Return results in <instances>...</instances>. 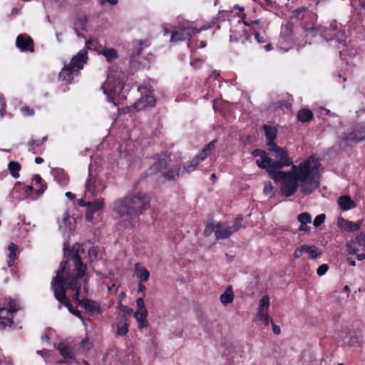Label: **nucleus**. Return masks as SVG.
Instances as JSON below:
<instances>
[{
  "mask_svg": "<svg viewBox=\"0 0 365 365\" xmlns=\"http://www.w3.org/2000/svg\"><path fill=\"white\" fill-rule=\"evenodd\" d=\"M43 162V159L41 157H37L35 158V163L37 164H40Z\"/></svg>",
  "mask_w": 365,
  "mask_h": 365,
  "instance_id": "obj_64",
  "label": "nucleus"
},
{
  "mask_svg": "<svg viewBox=\"0 0 365 365\" xmlns=\"http://www.w3.org/2000/svg\"><path fill=\"white\" fill-rule=\"evenodd\" d=\"M234 300V294L231 286L226 288L225 292L220 296V302L224 305L231 304Z\"/></svg>",
  "mask_w": 365,
  "mask_h": 365,
  "instance_id": "obj_30",
  "label": "nucleus"
},
{
  "mask_svg": "<svg viewBox=\"0 0 365 365\" xmlns=\"http://www.w3.org/2000/svg\"><path fill=\"white\" fill-rule=\"evenodd\" d=\"M216 143V139L212 140L201 150V152L197 155L195 156V158L197 159L199 162L203 161L215 150Z\"/></svg>",
  "mask_w": 365,
  "mask_h": 365,
  "instance_id": "obj_27",
  "label": "nucleus"
},
{
  "mask_svg": "<svg viewBox=\"0 0 365 365\" xmlns=\"http://www.w3.org/2000/svg\"><path fill=\"white\" fill-rule=\"evenodd\" d=\"M18 250V245L11 242L9 245L8 251H16Z\"/></svg>",
  "mask_w": 365,
  "mask_h": 365,
  "instance_id": "obj_57",
  "label": "nucleus"
},
{
  "mask_svg": "<svg viewBox=\"0 0 365 365\" xmlns=\"http://www.w3.org/2000/svg\"><path fill=\"white\" fill-rule=\"evenodd\" d=\"M263 192L264 195L272 197L274 195V187L270 182H265L264 185Z\"/></svg>",
  "mask_w": 365,
  "mask_h": 365,
  "instance_id": "obj_43",
  "label": "nucleus"
},
{
  "mask_svg": "<svg viewBox=\"0 0 365 365\" xmlns=\"http://www.w3.org/2000/svg\"><path fill=\"white\" fill-rule=\"evenodd\" d=\"M337 202L340 208L344 211L351 210L356 207V203L354 201L352 200L348 195H343L339 197L337 200Z\"/></svg>",
  "mask_w": 365,
  "mask_h": 365,
  "instance_id": "obj_25",
  "label": "nucleus"
},
{
  "mask_svg": "<svg viewBox=\"0 0 365 365\" xmlns=\"http://www.w3.org/2000/svg\"><path fill=\"white\" fill-rule=\"evenodd\" d=\"M263 128L267 137V145L268 148L272 147V145H277L274 143V140L277 135L276 129L267 125H264Z\"/></svg>",
  "mask_w": 365,
  "mask_h": 365,
  "instance_id": "obj_28",
  "label": "nucleus"
},
{
  "mask_svg": "<svg viewBox=\"0 0 365 365\" xmlns=\"http://www.w3.org/2000/svg\"><path fill=\"white\" fill-rule=\"evenodd\" d=\"M271 323L273 333L276 335H279L281 332L280 327L278 325L275 324L272 321L271 322Z\"/></svg>",
  "mask_w": 365,
  "mask_h": 365,
  "instance_id": "obj_54",
  "label": "nucleus"
},
{
  "mask_svg": "<svg viewBox=\"0 0 365 365\" xmlns=\"http://www.w3.org/2000/svg\"><path fill=\"white\" fill-rule=\"evenodd\" d=\"M341 138L347 145L364 140H365V126H356L351 133H344Z\"/></svg>",
  "mask_w": 365,
  "mask_h": 365,
  "instance_id": "obj_9",
  "label": "nucleus"
},
{
  "mask_svg": "<svg viewBox=\"0 0 365 365\" xmlns=\"http://www.w3.org/2000/svg\"><path fill=\"white\" fill-rule=\"evenodd\" d=\"M24 192L26 194L27 197H30V195L32 193L34 190V187L31 185H27L24 187Z\"/></svg>",
  "mask_w": 365,
  "mask_h": 365,
  "instance_id": "obj_55",
  "label": "nucleus"
},
{
  "mask_svg": "<svg viewBox=\"0 0 365 365\" xmlns=\"http://www.w3.org/2000/svg\"><path fill=\"white\" fill-rule=\"evenodd\" d=\"M6 111V102L4 101L2 103V106H1V108L0 109V115L1 117H3L4 115V113Z\"/></svg>",
  "mask_w": 365,
  "mask_h": 365,
  "instance_id": "obj_59",
  "label": "nucleus"
},
{
  "mask_svg": "<svg viewBox=\"0 0 365 365\" xmlns=\"http://www.w3.org/2000/svg\"><path fill=\"white\" fill-rule=\"evenodd\" d=\"M353 243L354 245H358L359 247L364 246L365 244V234L361 232L357 235Z\"/></svg>",
  "mask_w": 365,
  "mask_h": 365,
  "instance_id": "obj_44",
  "label": "nucleus"
},
{
  "mask_svg": "<svg viewBox=\"0 0 365 365\" xmlns=\"http://www.w3.org/2000/svg\"><path fill=\"white\" fill-rule=\"evenodd\" d=\"M53 293H54L55 298L58 300V302L60 304H63L65 307H66L68 308V311L72 314H73L74 316H76V317L80 319L81 321L84 320L83 317L82 316L81 312L79 310L75 309L72 306L69 298L67 297L66 295H65V292L63 290L53 292Z\"/></svg>",
  "mask_w": 365,
  "mask_h": 365,
  "instance_id": "obj_11",
  "label": "nucleus"
},
{
  "mask_svg": "<svg viewBox=\"0 0 365 365\" xmlns=\"http://www.w3.org/2000/svg\"><path fill=\"white\" fill-rule=\"evenodd\" d=\"M17 253L18 252H9L8 259L9 267H12L14 265V261L17 259Z\"/></svg>",
  "mask_w": 365,
  "mask_h": 365,
  "instance_id": "obj_50",
  "label": "nucleus"
},
{
  "mask_svg": "<svg viewBox=\"0 0 365 365\" xmlns=\"http://www.w3.org/2000/svg\"><path fill=\"white\" fill-rule=\"evenodd\" d=\"M21 112L24 115H33L34 114V110L27 106L23 107L21 108Z\"/></svg>",
  "mask_w": 365,
  "mask_h": 365,
  "instance_id": "obj_52",
  "label": "nucleus"
},
{
  "mask_svg": "<svg viewBox=\"0 0 365 365\" xmlns=\"http://www.w3.org/2000/svg\"><path fill=\"white\" fill-rule=\"evenodd\" d=\"M80 290L81 289L74 291L75 293L72 296V299L78 305L81 307L83 303V302H84V300H85V299H79Z\"/></svg>",
  "mask_w": 365,
  "mask_h": 365,
  "instance_id": "obj_49",
  "label": "nucleus"
},
{
  "mask_svg": "<svg viewBox=\"0 0 365 365\" xmlns=\"http://www.w3.org/2000/svg\"><path fill=\"white\" fill-rule=\"evenodd\" d=\"M150 199L145 194H130L114 200L110 209L118 225L123 228L135 226L138 217L150 207Z\"/></svg>",
  "mask_w": 365,
  "mask_h": 365,
  "instance_id": "obj_2",
  "label": "nucleus"
},
{
  "mask_svg": "<svg viewBox=\"0 0 365 365\" xmlns=\"http://www.w3.org/2000/svg\"><path fill=\"white\" fill-rule=\"evenodd\" d=\"M180 175V168H169L167 171H163L162 173V176L168 180H173L175 179V177L179 176Z\"/></svg>",
  "mask_w": 365,
  "mask_h": 365,
  "instance_id": "obj_33",
  "label": "nucleus"
},
{
  "mask_svg": "<svg viewBox=\"0 0 365 365\" xmlns=\"http://www.w3.org/2000/svg\"><path fill=\"white\" fill-rule=\"evenodd\" d=\"M163 29L164 31V35H167L170 33L169 28L166 25H163Z\"/></svg>",
  "mask_w": 365,
  "mask_h": 365,
  "instance_id": "obj_63",
  "label": "nucleus"
},
{
  "mask_svg": "<svg viewBox=\"0 0 365 365\" xmlns=\"http://www.w3.org/2000/svg\"><path fill=\"white\" fill-rule=\"evenodd\" d=\"M34 185H36V192L38 195H41L46 189V185L43 183V180L38 174L34 175L32 178Z\"/></svg>",
  "mask_w": 365,
  "mask_h": 365,
  "instance_id": "obj_32",
  "label": "nucleus"
},
{
  "mask_svg": "<svg viewBox=\"0 0 365 365\" xmlns=\"http://www.w3.org/2000/svg\"><path fill=\"white\" fill-rule=\"evenodd\" d=\"M105 201L103 198H98L93 202L88 201L86 219L91 222L93 218V213L102 210L104 207Z\"/></svg>",
  "mask_w": 365,
  "mask_h": 365,
  "instance_id": "obj_15",
  "label": "nucleus"
},
{
  "mask_svg": "<svg viewBox=\"0 0 365 365\" xmlns=\"http://www.w3.org/2000/svg\"><path fill=\"white\" fill-rule=\"evenodd\" d=\"M81 347L86 351H88L91 348V344H90L87 338L83 339L81 341Z\"/></svg>",
  "mask_w": 365,
  "mask_h": 365,
  "instance_id": "obj_51",
  "label": "nucleus"
},
{
  "mask_svg": "<svg viewBox=\"0 0 365 365\" xmlns=\"http://www.w3.org/2000/svg\"><path fill=\"white\" fill-rule=\"evenodd\" d=\"M68 260L65 259L60 264L59 269L56 272V275L52 282V289L53 292L62 291L63 289V279L66 270L67 269Z\"/></svg>",
  "mask_w": 365,
  "mask_h": 365,
  "instance_id": "obj_12",
  "label": "nucleus"
},
{
  "mask_svg": "<svg viewBox=\"0 0 365 365\" xmlns=\"http://www.w3.org/2000/svg\"><path fill=\"white\" fill-rule=\"evenodd\" d=\"M134 272L139 282H146L148 280L150 272L140 263L135 264Z\"/></svg>",
  "mask_w": 365,
  "mask_h": 365,
  "instance_id": "obj_24",
  "label": "nucleus"
},
{
  "mask_svg": "<svg viewBox=\"0 0 365 365\" xmlns=\"http://www.w3.org/2000/svg\"><path fill=\"white\" fill-rule=\"evenodd\" d=\"M270 302H269V297L268 295L264 296L260 300H259V306L257 310V312H267V309H269Z\"/></svg>",
  "mask_w": 365,
  "mask_h": 365,
  "instance_id": "obj_38",
  "label": "nucleus"
},
{
  "mask_svg": "<svg viewBox=\"0 0 365 365\" xmlns=\"http://www.w3.org/2000/svg\"><path fill=\"white\" fill-rule=\"evenodd\" d=\"M257 318L259 321L262 322V323L267 326L271 320L270 317L267 312H257Z\"/></svg>",
  "mask_w": 365,
  "mask_h": 365,
  "instance_id": "obj_41",
  "label": "nucleus"
},
{
  "mask_svg": "<svg viewBox=\"0 0 365 365\" xmlns=\"http://www.w3.org/2000/svg\"><path fill=\"white\" fill-rule=\"evenodd\" d=\"M46 140V137H43L41 140H31V142L29 143L30 149L34 150L35 147H39L40 145H41L43 144V141H45Z\"/></svg>",
  "mask_w": 365,
  "mask_h": 365,
  "instance_id": "obj_48",
  "label": "nucleus"
},
{
  "mask_svg": "<svg viewBox=\"0 0 365 365\" xmlns=\"http://www.w3.org/2000/svg\"><path fill=\"white\" fill-rule=\"evenodd\" d=\"M205 29H206V27L205 26L200 29H197L190 26L188 23H180L178 26H175L173 27V30L172 31V35L170 37V42L175 43L184 41L187 38L191 37L192 36Z\"/></svg>",
  "mask_w": 365,
  "mask_h": 365,
  "instance_id": "obj_6",
  "label": "nucleus"
},
{
  "mask_svg": "<svg viewBox=\"0 0 365 365\" xmlns=\"http://www.w3.org/2000/svg\"><path fill=\"white\" fill-rule=\"evenodd\" d=\"M356 258L358 260H362V259H365V253L361 252L359 254H357Z\"/></svg>",
  "mask_w": 365,
  "mask_h": 365,
  "instance_id": "obj_62",
  "label": "nucleus"
},
{
  "mask_svg": "<svg viewBox=\"0 0 365 365\" xmlns=\"http://www.w3.org/2000/svg\"><path fill=\"white\" fill-rule=\"evenodd\" d=\"M103 93L110 98L112 96L120 94L123 89L122 82L118 79L115 81L114 76L108 74V81L102 86Z\"/></svg>",
  "mask_w": 365,
  "mask_h": 365,
  "instance_id": "obj_8",
  "label": "nucleus"
},
{
  "mask_svg": "<svg viewBox=\"0 0 365 365\" xmlns=\"http://www.w3.org/2000/svg\"><path fill=\"white\" fill-rule=\"evenodd\" d=\"M93 242L91 240H88V242H85L83 244L76 243L72 248L71 251H93L91 245ZM63 251H70L66 246L63 248Z\"/></svg>",
  "mask_w": 365,
  "mask_h": 365,
  "instance_id": "obj_31",
  "label": "nucleus"
},
{
  "mask_svg": "<svg viewBox=\"0 0 365 365\" xmlns=\"http://www.w3.org/2000/svg\"><path fill=\"white\" fill-rule=\"evenodd\" d=\"M148 311L144 312H135L134 317L138 322V327L140 329L146 328L148 327L149 323L147 321Z\"/></svg>",
  "mask_w": 365,
  "mask_h": 365,
  "instance_id": "obj_29",
  "label": "nucleus"
},
{
  "mask_svg": "<svg viewBox=\"0 0 365 365\" xmlns=\"http://www.w3.org/2000/svg\"><path fill=\"white\" fill-rule=\"evenodd\" d=\"M309 257L312 259L319 257L322 255V252H309Z\"/></svg>",
  "mask_w": 365,
  "mask_h": 365,
  "instance_id": "obj_56",
  "label": "nucleus"
},
{
  "mask_svg": "<svg viewBox=\"0 0 365 365\" xmlns=\"http://www.w3.org/2000/svg\"><path fill=\"white\" fill-rule=\"evenodd\" d=\"M144 297H138L136 299V305L138 307V309L136 312H144L147 311L145 307V302H144Z\"/></svg>",
  "mask_w": 365,
  "mask_h": 365,
  "instance_id": "obj_45",
  "label": "nucleus"
},
{
  "mask_svg": "<svg viewBox=\"0 0 365 365\" xmlns=\"http://www.w3.org/2000/svg\"><path fill=\"white\" fill-rule=\"evenodd\" d=\"M78 279L76 276L71 275L67 277H63V289L66 292V289H71L73 291L78 290L81 289V284L78 282Z\"/></svg>",
  "mask_w": 365,
  "mask_h": 365,
  "instance_id": "obj_17",
  "label": "nucleus"
},
{
  "mask_svg": "<svg viewBox=\"0 0 365 365\" xmlns=\"http://www.w3.org/2000/svg\"><path fill=\"white\" fill-rule=\"evenodd\" d=\"M252 155L255 157H260L259 159L256 160V164L260 168L267 169V165L271 162V158L268 157L266 152L262 150H255L252 152Z\"/></svg>",
  "mask_w": 365,
  "mask_h": 365,
  "instance_id": "obj_20",
  "label": "nucleus"
},
{
  "mask_svg": "<svg viewBox=\"0 0 365 365\" xmlns=\"http://www.w3.org/2000/svg\"><path fill=\"white\" fill-rule=\"evenodd\" d=\"M346 262L351 266H354L356 264L355 260L352 257H347Z\"/></svg>",
  "mask_w": 365,
  "mask_h": 365,
  "instance_id": "obj_60",
  "label": "nucleus"
},
{
  "mask_svg": "<svg viewBox=\"0 0 365 365\" xmlns=\"http://www.w3.org/2000/svg\"><path fill=\"white\" fill-rule=\"evenodd\" d=\"M64 255L65 257H70L73 261L74 272H76L74 276L82 278L86 274L87 266L83 263L79 252H64Z\"/></svg>",
  "mask_w": 365,
  "mask_h": 365,
  "instance_id": "obj_10",
  "label": "nucleus"
},
{
  "mask_svg": "<svg viewBox=\"0 0 365 365\" xmlns=\"http://www.w3.org/2000/svg\"><path fill=\"white\" fill-rule=\"evenodd\" d=\"M168 159L166 158H163L160 159L154 165L155 169H156L160 173H163V171L168 169Z\"/></svg>",
  "mask_w": 365,
  "mask_h": 365,
  "instance_id": "obj_40",
  "label": "nucleus"
},
{
  "mask_svg": "<svg viewBox=\"0 0 365 365\" xmlns=\"http://www.w3.org/2000/svg\"><path fill=\"white\" fill-rule=\"evenodd\" d=\"M81 307H83L88 313L91 314L95 313L101 314L102 312L99 303L91 299H85Z\"/></svg>",
  "mask_w": 365,
  "mask_h": 365,
  "instance_id": "obj_22",
  "label": "nucleus"
},
{
  "mask_svg": "<svg viewBox=\"0 0 365 365\" xmlns=\"http://www.w3.org/2000/svg\"><path fill=\"white\" fill-rule=\"evenodd\" d=\"M14 314L6 307L0 308V327L2 329L6 327H11L14 324Z\"/></svg>",
  "mask_w": 365,
  "mask_h": 365,
  "instance_id": "obj_19",
  "label": "nucleus"
},
{
  "mask_svg": "<svg viewBox=\"0 0 365 365\" xmlns=\"http://www.w3.org/2000/svg\"><path fill=\"white\" fill-rule=\"evenodd\" d=\"M120 309L125 313L124 314L125 315V314H130L131 312H132V309L130 308H129L127 306H121L120 307Z\"/></svg>",
  "mask_w": 365,
  "mask_h": 365,
  "instance_id": "obj_58",
  "label": "nucleus"
},
{
  "mask_svg": "<svg viewBox=\"0 0 365 365\" xmlns=\"http://www.w3.org/2000/svg\"><path fill=\"white\" fill-rule=\"evenodd\" d=\"M144 282H138V292L142 293V297L145 296L146 287L143 284Z\"/></svg>",
  "mask_w": 365,
  "mask_h": 365,
  "instance_id": "obj_53",
  "label": "nucleus"
},
{
  "mask_svg": "<svg viewBox=\"0 0 365 365\" xmlns=\"http://www.w3.org/2000/svg\"><path fill=\"white\" fill-rule=\"evenodd\" d=\"M268 150L271 155V162L267 165V172L274 182L281 183L282 195L290 197L298 189L307 195L319 187V163L316 158L310 157L298 165H292L289 171L284 172L279 169L292 164L287 150L277 145H272V147L268 148Z\"/></svg>",
  "mask_w": 365,
  "mask_h": 365,
  "instance_id": "obj_1",
  "label": "nucleus"
},
{
  "mask_svg": "<svg viewBox=\"0 0 365 365\" xmlns=\"http://www.w3.org/2000/svg\"><path fill=\"white\" fill-rule=\"evenodd\" d=\"M313 117L312 111L309 109H302L298 112L297 118L302 122L309 121Z\"/></svg>",
  "mask_w": 365,
  "mask_h": 365,
  "instance_id": "obj_34",
  "label": "nucleus"
},
{
  "mask_svg": "<svg viewBox=\"0 0 365 365\" xmlns=\"http://www.w3.org/2000/svg\"><path fill=\"white\" fill-rule=\"evenodd\" d=\"M55 348L63 357L66 364H70L76 361L74 350L68 344L60 342L57 345H55Z\"/></svg>",
  "mask_w": 365,
  "mask_h": 365,
  "instance_id": "obj_13",
  "label": "nucleus"
},
{
  "mask_svg": "<svg viewBox=\"0 0 365 365\" xmlns=\"http://www.w3.org/2000/svg\"><path fill=\"white\" fill-rule=\"evenodd\" d=\"M325 215L324 214H320V215H318L314 220V227H318L319 226H320L322 223H324V220H325Z\"/></svg>",
  "mask_w": 365,
  "mask_h": 365,
  "instance_id": "obj_46",
  "label": "nucleus"
},
{
  "mask_svg": "<svg viewBox=\"0 0 365 365\" xmlns=\"http://www.w3.org/2000/svg\"><path fill=\"white\" fill-rule=\"evenodd\" d=\"M8 168L12 177L14 178L19 177V172L21 170V165L18 162L11 161L8 165Z\"/></svg>",
  "mask_w": 365,
  "mask_h": 365,
  "instance_id": "obj_35",
  "label": "nucleus"
},
{
  "mask_svg": "<svg viewBox=\"0 0 365 365\" xmlns=\"http://www.w3.org/2000/svg\"><path fill=\"white\" fill-rule=\"evenodd\" d=\"M12 314H15L20 309V305L19 302L15 300L11 299L8 303V307H6Z\"/></svg>",
  "mask_w": 365,
  "mask_h": 365,
  "instance_id": "obj_42",
  "label": "nucleus"
},
{
  "mask_svg": "<svg viewBox=\"0 0 365 365\" xmlns=\"http://www.w3.org/2000/svg\"><path fill=\"white\" fill-rule=\"evenodd\" d=\"M199 163L200 162L197 160V159H196L195 158H193L191 161L188 162L187 164L184 166L182 172L191 173L194 171L197 168Z\"/></svg>",
  "mask_w": 365,
  "mask_h": 365,
  "instance_id": "obj_39",
  "label": "nucleus"
},
{
  "mask_svg": "<svg viewBox=\"0 0 365 365\" xmlns=\"http://www.w3.org/2000/svg\"><path fill=\"white\" fill-rule=\"evenodd\" d=\"M361 220H359L356 222L348 221L342 218H340L338 220L339 227L347 232H352L359 230L361 226Z\"/></svg>",
  "mask_w": 365,
  "mask_h": 365,
  "instance_id": "obj_21",
  "label": "nucleus"
},
{
  "mask_svg": "<svg viewBox=\"0 0 365 365\" xmlns=\"http://www.w3.org/2000/svg\"><path fill=\"white\" fill-rule=\"evenodd\" d=\"M88 59L87 51L82 49L74 56L68 64H65L63 69L59 73V78L62 81L71 83L74 76L79 74L80 71L83 69V65Z\"/></svg>",
  "mask_w": 365,
  "mask_h": 365,
  "instance_id": "obj_5",
  "label": "nucleus"
},
{
  "mask_svg": "<svg viewBox=\"0 0 365 365\" xmlns=\"http://www.w3.org/2000/svg\"><path fill=\"white\" fill-rule=\"evenodd\" d=\"M87 203H88V201H86L85 200H83V199H81L78 201V205L81 207H87Z\"/></svg>",
  "mask_w": 365,
  "mask_h": 365,
  "instance_id": "obj_61",
  "label": "nucleus"
},
{
  "mask_svg": "<svg viewBox=\"0 0 365 365\" xmlns=\"http://www.w3.org/2000/svg\"><path fill=\"white\" fill-rule=\"evenodd\" d=\"M106 188V184L103 179L92 173L89 174L86 185L87 193L91 194L93 197H97L101 195Z\"/></svg>",
  "mask_w": 365,
  "mask_h": 365,
  "instance_id": "obj_7",
  "label": "nucleus"
},
{
  "mask_svg": "<svg viewBox=\"0 0 365 365\" xmlns=\"http://www.w3.org/2000/svg\"><path fill=\"white\" fill-rule=\"evenodd\" d=\"M307 35L312 37L319 35L327 41L336 39L340 44L345 45V42L342 38L344 32L341 30V24H339V27L336 21H333L329 28L314 24L312 27L307 29Z\"/></svg>",
  "mask_w": 365,
  "mask_h": 365,
  "instance_id": "obj_4",
  "label": "nucleus"
},
{
  "mask_svg": "<svg viewBox=\"0 0 365 365\" xmlns=\"http://www.w3.org/2000/svg\"><path fill=\"white\" fill-rule=\"evenodd\" d=\"M242 217H237L231 222H210L205 226L204 234L209 237L213 232L216 239H226L242 227Z\"/></svg>",
  "mask_w": 365,
  "mask_h": 365,
  "instance_id": "obj_3",
  "label": "nucleus"
},
{
  "mask_svg": "<svg viewBox=\"0 0 365 365\" xmlns=\"http://www.w3.org/2000/svg\"><path fill=\"white\" fill-rule=\"evenodd\" d=\"M297 220L300 222L299 230L301 232H309L310 230L309 224L312 222V217L308 212H303L297 216Z\"/></svg>",
  "mask_w": 365,
  "mask_h": 365,
  "instance_id": "obj_23",
  "label": "nucleus"
},
{
  "mask_svg": "<svg viewBox=\"0 0 365 365\" xmlns=\"http://www.w3.org/2000/svg\"><path fill=\"white\" fill-rule=\"evenodd\" d=\"M16 45L21 51H34L33 39L26 34L19 35L16 40Z\"/></svg>",
  "mask_w": 365,
  "mask_h": 365,
  "instance_id": "obj_16",
  "label": "nucleus"
},
{
  "mask_svg": "<svg viewBox=\"0 0 365 365\" xmlns=\"http://www.w3.org/2000/svg\"><path fill=\"white\" fill-rule=\"evenodd\" d=\"M101 53L106 58L108 61H111L117 58V52L114 48H103Z\"/></svg>",
  "mask_w": 365,
  "mask_h": 365,
  "instance_id": "obj_37",
  "label": "nucleus"
},
{
  "mask_svg": "<svg viewBox=\"0 0 365 365\" xmlns=\"http://www.w3.org/2000/svg\"><path fill=\"white\" fill-rule=\"evenodd\" d=\"M128 319L126 315L123 314L120 322L116 324V332L117 336H125L128 332Z\"/></svg>",
  "mask_w": 365,
  "mask_h": 365,
  "instance_id": "obj_26",
  "label": "nucleus"
},
{
  "mask_svg": "<svg viewBox=\"0 0 365 365\" xmlns=\"http://www.w3.org/2000/svg\"><path fill=\"white\" fill-rule=\"evenodd\" d=\"M59 229L63 232L67 233L72 230V220L67 211L62 213L58 218Z\"/></svg>",
  "mask_w": 365,
  "mask_h": 365,
  "instance_id": "obj_18",
  "label": "nucleus"
},
{
  "mask_svg": "<svg viewBox=\"0 0 365 365\" xmlns=\"http://www.w3.org/2000/svg\"><path fill=\"white\" fill-rule=\"evenodd\" d=\"M329 269V266L327 264H321L317 269V274L319 276V277H322L323 275H324L328 271Z\"/></svg>",
  "mask_w": 365,
  "mask_h": 365,
  "instance_id": "obj_47",
  "label": "nucleus"
},
{
  "mask_svg": "<svg viewBox=\"0 0 365 365\" xmlns=\"http://www.w3.org/2000/svg\"><path fill=\"white\" fill-rule=\"evenodd\" d=\"M155 105V99L153 93L150 91L138 100L134 104V108L137 110H141L147 107H153Z\"/></svg>",
  "mask_w": 365,
  "mask_h": 365,
  "instance_id": "obj_14",
  "label": "nucleus"
},
{
  "mask_svg": "<svg viewBox=\"0 0 365 365\" xmlns=\"http://www.w3.org/2000/svg\"><path fill=\"white\" fill-rule=\"evenodd\" d=\"M258 26L257 22H252V29L255 31V39L259 43H265L267 41V36L265 34H262L260 31L257 29V26Z\"/></svg>",
  "mask_w": 365,
  "mask_h": 365,
  "instance_id": "obj_36",
  "label": "nucleus"
}]
</instances>
